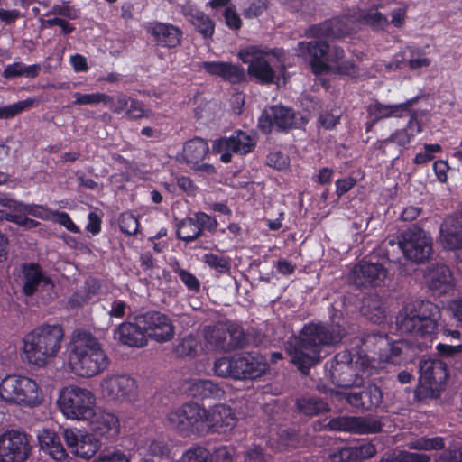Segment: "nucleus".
I'll return each instance as SVG.
<instances>
[{"instance_id": "obj_1", "label": "nucleus", "mask_w": 462, "mask_h": 462, "mask_svg": "<svg viewBox=\"0 0 462 462\" xmlns=\"http://www.w3.org/2000/svg\"><path fill=\"white\" fill-rule=\"evenodd\" d=\"M345 335V329L338 324L310 322L302 327L298 337L287 342L286 351L298 369L307 374L311 366L327 356V348L338 344Z\"/></svg>"}, {"instance_id": "obj_2", "label": "nucleus", "mask_w": 462, "mask_h": 462, "mask_svg": "<svg viewBox=\"0 0 462 462\" xmlns=\"http://www.w3.org/2000/svg\"><path fill=\"white\" fill-rule=\"evenodd\" d=\"M110 361L101 342L89 331L77 329L69 337L67 347L66 365L73 374L92 378L109 366Z\"/></svg>"}, {"instance_id": "obj_3", "label": "nucleus", "mask_w": 462, "mask_h": 462, "mask_svg": "<svg viewBox=\"0 0 462 462\" xmlns=\"http://www.w3.org/2000/svg\"><path fill=\"white\" fill-rule=\"evenodd\" d=\"M64 336L62 326L57 323L35 327L22 339L25 360L37 367L46 366L60 353Z\"/></svg>"}, {"instance_id": "obj_4", "label": "nucleus", "mask_w": 462, "mask_h": 462, "mask_svg": "<svg viewBox=\"0 0 462 462\" xmlns=\"http://www.w3.org/2000/svg\"><path fill=\"white\" fill-rule=\"evenodd\" d=\"M300 55L309 54L310 64L315 75L333 72L356 78L359 69L352 60H345V51L326 42H300L298 43Z\"/></svg>"}, {"instance_id": "obj_5", "label": "nucleus", "mask_w": 462, "mask_h": 462, "mask_svg": "<svg viewBox=\"0 0 462 462\" xmlns=\"http://www.w3.org/2000/svg\"><path fill=\"white\" fill-rule=\"evenodd\" d=\"M439 319V308L430 301H420L403 308L396 318L398 330L410 334L418 341L419 347L427 346L437 330Z\"/></svg>"}, {"instance_id": "obj_6", "label": "nucleus", "mask_w": 462, "mask_h": 462, "mask_svg": "<svg viewBox=\"0 0 462 462\" xmlns=\"http://www.w3.org/2000/svg\"><path fill=\"white\" fill-rule=\"evenodd\" d=\"M281 51L276 49L248 46L238 52L239 59L248 64L247 73L262 84H272L276 78L275 68L281 63Z\"/></svg>"}, {"instance_id": "obj_7", "label": "nucleus", "mask_w": 462, "mask_h": 462, "mask_svg": "<svg viewBox=\"0 0 462 462\" xmlns=\"http://www.w3.org/2000/svg\"><path fill=\"white\" fill-rule=\"evenodd\" d=\"M57 405L66 419L85 421L91 418L97 399L88 388L68 385L59 391Z\"/></svg>"}, {"instance_id": "obj_8", "label": "nucleus", "mask_w": 462, "mask_h": 462, "mask_svg": "<svg viewBox=\"0 0 462 462\" xmlns=\"http://www.w3.org/2000/svg\"><path fill=\"white\" fill-rule=\"evenodd\" d=\"M42 397L37 382L28 376L9 374L0 381V399L5 403L32 408Z\"/></svg>"}, {"instance_id": "obj_9", "label": "nucleus", "mask_w": 462, "mask_h": 462, "mask_svg": "<svg viewBox=\"0 0 462 462\" xmlns=\"http://www.w3.org/2000/svg\"><path fill=\"white\" fill-rule=\"evenodd\" d=\"M99 387L102 396L112 403H131L138 396L136 381L125 374L106 375L100 381Z\"/></svg>"}, {"instance_id": "obj_10", "label": "nucleus", "mask_w": 462, "mask_h": 462, "mask_svg": "<svg viewBox=\"0 0 462 462\" xmlns=\"http://www.w3.org/2000/svg\"><path fill=\"white\" fill-rule=\"evenodd\" d=\"M397 246L405 258L415 263H422L431 254L432 241L424 230L413 226L401 233L397 238Z\"/></svg>"}, {"instance_id": "obj_11", "label": "nucleus", "mask_w": 462, "mask_h": 462, "mask_svg": "<svg viewBox=\"0 0 462 462\" xmlns=\"http://www.w3.org/2000/svg\"><path fill=\"white\" fill-rule=\"evenodd\" d=\"M245 337L241 329L227 328L224 324L206 327L203 330L205 352H227L242 346Z\"/></svg>"}, {"instance_id": "obj_12", "label": "nucleus", "mask_w": 462, "mask_h": 462, "mask_svg": "<svg viewBox=\"0 0 462 462\" xmlns=\"http://www.w3.org/2000/svg\"><path fill=\"white\" fill-rule=\"evenodd\" d=\"M200 420V405L192 402L171 410L165 419L169 427L184 434H199Z\"/></svg>"}, {"instance_id": "obj_13", "label": "nucleus", "mask_w": 462, "mask_h": 462, "mask_svg": "<svg viewBox=\"0 0 462 462\" xmlns=\"http://www.w3.org/2000/svg\"><path fill=\"white\" fill-rule=\"evenodd\" d=\"M201 425L199 434L225 432L235 427L236 417L233 410L224 404H217L208 409L200 406Z\"/></svg>"}, {"instance_id": "obj_14", "label": "nucleus", "mask_w": 462, "mask_h": 462, "mask_svg": "<svg viewBox=\"0 0 462 462\" xmlns=\"http://www.w3.org/2000/svg\"><path fill=\"white\" fill-rule=\"evenodd\" d=\"M64 441L74 456L89 459L99 450L101 444L91 432L78 428H67L62 431Z\"/></svg>"}, {"instance_id": "obj_15", "label": "nucleus", "mask_w": 462, "mask_h": 462, "mask_svg": "<svg viewBox=\"0 0 462 462\" xmlns=\"http://www.w3.org/2000/svg\"><path fill=\"white\" fill-rule=\"evenodd\" d=\"M30 450L24 433L8 430L0 435V462H23L28 458Z\"/></svg>"}, {"instance_id": "obj_16", "label": "nucleus", "mask_w": 462, "mask_h": 462, "mask_svg": "<svg viewBox=\"0 0 462 462\" xmlns=\"http://www.w3.org/2000/svg\"><path fill=\"white\" fill-rule=\"evenodd\" d=\"M20 282L25 296L38 292L50 295L54 289V282L36 263H25L22 266Z\"/></svg>"}, {"instance_id": "obj_17", "label": "nucleus", "mask_w": 462, "mask_h": 462, "mask_svg": "<svg viewBox=\"0 0 462 462\" xmlns=\"http://www.w3.org/2000/svg\"><path fill=\"white\" fill-rule=\"evenodd\" d=\"M139 324L144 329L147 339L167 342L172 339L175 334L171 319L161 312L153 311L139 315Z\"/></svg>"}, {"instance_id": "obj_18", "label": "nucleus", "mask_w": 462, "mask_h": 462, "mask_svg": "<svg viewBox=\"0 0 462 462\" xmlns=\"http://www.w3.org/2000/svg\"><path fill=\"white\" fill-rule=\"evenodd\" d=\"M387 274V269L383 264L361 261L354 266L348 280L357 287H377L383 283Z\"/></svg>"}, {"instance_id": "obj_19", "label": "nucleus", "mask_w": 462, "mask_h": 462, "mask_svg": "<svg viewBox=\"0 0 462 462\" xmlns=\"http://www.w3.org/2000/svg\"><path fill=\"white\" fill-rule=\"evenodd\" d=\"M255 139L248 134L238 131L230 137L221 138L214 143V149L221 153V161L223 162H229L231 161V154L240 153L246 154L253 151L255 146Z\"/></svg>"}, {"instance_id": "obj_20", "label": "nucleus", "mask_w": 462, "mask_h": 462, "mask_svg": "<svg viewBox=\"0 0 462 462\" xmlns=\"http://www.w3.org/2000/svg\"><path fill=\"white\" fill-rule=\"evenodd\" d=\"M89 424L91 433L97 439H111L120 432V421L113 412L104 409L96 408L93 410L91 418L87 420Z\"/></svg>"}, {"instance_id": "obj_21", "label": "nucleus", "mask_w": 462, "mask_h": 462, "mask_svg": "<svg viewBox=\"0 0 462 462\" xmlns=\"http://www.w3.org/2000/svg\"><path fill=\"white\" fill-rule=\"evenodd\" d=\"M328 428L332 430L347 431L355 434H373L381 430V422L373 417H337L331 420Z\"/></svg>"}, {"instance_id": "obj_22", "label": "nucleus", "mask_w": 462, "mask_h": 462, "mask_svg": "<svg viewBox=\"0 0 462 462\" xmlns=\"http://www.w3.org/2000/svg\"><path fill=\"white\" fill-rule=\"evenodd\" d=\"M295 115L290 108L282 106H273L265 108L259 117L258 125L264 133H270L274 128L286 129L294 125Z\"/></svg>"}, {"instance_id": "obj_23", "label": "nucleus", "mask_w": 462, "mask_h": 462, "mask_svg": "<svg viewBox=\"0 0 462 462\" xmlns=\"http://www.w3.org/2000/svg\"><path fill=\"white\" fill-rule=\"evenodd\" d=\"M353 30V23L349 18H333L310 26L307 35L317 39H339L350 34Z\"/></svg>"}, {"instance_id": "obj_24", "label": "nucleus", "mask_w": 462, "mask_h": 462, "mask_svg": "<svg viewBox=\"0 0 462 462\" xmlns=\"http://www.w3.org/2000/svg\"><path fill=\"white\" fill-rule=\"evenodd\" d=\"M353 30V23L349 18H333L310 26L307 35L317 39H339L350 34Z\"/></svg>"}, {"instance_id": "obj_25", "label": "nucleus", "mask_w": 462, "mask_h": 462, "mask_svg": "<svg viewBox=\"0 0 462 462\" xmlns=\"http://www.w3.org/2000/svg\"><path fill=\"white\" fill-rule=\"evenodd\" d=\"M420 383L430 391H438L448 378L447 365L438 359H422L420 362Z\"/></svg>"}, {"instance_id": "obj_26", "label": "nucleus", "mask_w": 462, "mask_h": 462, "mask_svg": "<svg viewBox=\"0 0 462 462\" xmlns=\"http://www.w3.org/2000/svg\"><path fill=\"white\" fill-rule=\"evenodd\" d=\"M268 370V363L263 356L252 353L236 355V380H254Z\"/></svg>"}, {"instance_id": "obj_27", "label": "nucleus", "mask_w": 462, "mask_h": 462, "mask_svg": "<svg viewBox=\"0 0 462 462\" xmlns=\"http://www.w3.org/2000/svg\"><path fill=\"white\" fill-rule=\"evenodd\" d=\"M439 243L448 250L462 248V215L445 218L440 226Z\"/></svg>"}, {"instance_id": "obj_28", "label": "nucleus", "mask_w": 462, "mask_h": 462, "mask_svg": "<svg viewBox=\"0 0 462 462\" xmlns=\"http://www.w3.org/2000/svg\"><path fill=\"white\" fill-rule=\"evenodd\" d=\"M146 30L158 45L165 48H175L180 44L182 32L173 24L153 22L147 25Z\"/></svg>"}, {"instance_id": "obj_29", "label": "nucleus", "mask_w": 462, "mask_h": 462, "mask_svg": "<svg viewBox=\"0 0 462 462\" xmlns=\"http://www.w3.org/2000/svg\"><path fill=\"white\" fill-rule=\"evenodd\" d=\"M426 277L430 289L437 295L448 293L455 286L452 273L445 264L431 266Z\"/></svg>"}, {"instance_id": "obj_30", "label": "nucleus", "mask_w": 462, "mask_h": 462, "mask_svg": "<svg viewBox=\"0 0 462 462\" xmlns=\"http://www.w3.org/2000/svg\"><path fill=\"white\" fill-rule=\"evenodd\" d=\"M200 68L212 76H218L230 83H239L245 79V69L236 64L224 61H205Z\"/></svg>"}, {"instance_id": "obj_31", "label": "nucleus", "mask_w": 462, "mask_h": 462, "mask_svg": "<svg viewBox=\"0 0 462 462\" xmlns=\"http://www.w3.org/2000/svg\"><path fill=\"white\" fill-rule=\"evenodd\" d=\"M418 97H413L404 103L397 105H383L375 102L368 106L367 112L372 118V126L375 122L389 118V117H402L403 113L409 112L411 107L417 102Z\"/></svg>"}, {"instance_id": "obj_32", "label": "nucleus", "mask_w": 462, "mask_h": 462, "mask_svg": "<svg viewBox=\"0 0 462 462\" xmlns=\"http://www.w3.org/2000/svg\"><path fill=\"white\" fill-rule=\"evenodd\" d=\"M115 337L125 345L136 347L143 346L148 342L144 329L139 324V316L134 323H122L116 330Z\"/></svg>"}, {"instance_id": "obj_33", "label": "nucleus", "mask_w": 462, "mask_h": 462, "mask_svg": "<svg viewBox=\"0 0 462 462\" xmlns=\"http://www.w3.org/2000/svg\"><path fill=\"white\" fill-rule=\"evenodd\" d=\"M38 441L41 449L52 459L62 462L69 459L60 437L51 430L43 429L38 433Z\"/></svg>"}, {"instance_id": "obj_34", "label": "nucleus", "mask_w": 462, "mask_h": 462, "mask_svg": "<svg viewBox=\"0 0 462 462\" xmlns=\"http://www.w3.org/2000/svg\"><path fill=\"white\" fill-rule=\"evenodd\" d=\"M347 402L357 408L372 410L382 402V393L375 385H368L362 391H352L345 393Z\"/></svg>"}, {"instance_id": "obj_35", "label": "nucleus", "mask_w": 462, "mask_h": 462, "mask_svg": "<svg viewBox=\"0 0 462 462\" xmlns=\"http://www.w3.org/2000/svg\"><path fill=\"white\" fill-rule=\"evenodd\" d=\"M381 6L379 0H361L358 19L375 29H384L388 25V19L377 11Z\"/></svg>"}, {"instance_id": "obj_36", "label": "nucleus", "mask_w": 462, "mask_h": 462, "mask_svg": "<svg viewBox=\"0 0 462 462\" xmlns=\"http://www.w3.org/2000/svg\"><path fill=\"white\" fill-rule=\"evenodd\" d=\"M376 448L371 442H362L359 445L345 447L339 449L338 456L341 461L360 462L374 457Z\"/></svg>"}, {"instance_id": "obj_37", "label": "nucleus", "mask_w": 462, "mask_h": 462, "mask_svg": "<svg viewBox=\"0 0 462 462\" xmlns=\"http://www.w3.org/2000/svg\"><path fill=\"white\" fill-rule=\"evenodd\" d=\"M188 391L190 395L200 398H221L223 389L210 380L193 379L189 383Z\"/></svg>"}, {"instance_id": "obj_38", "label": "nucleus", "mask_w": 462, "mask_h": 462, "mask_svg": "<svg viewBox=\"0 0 462 462\" xmlns=\"http://www.w3.org/2000/svg\"><path fill=\"white\" fill-rule=\"evenodd\" d=\"M381 345H386L387 348L380 351L378 354L379 367H384L385 364H400V356L404 349L408 348L409 344L404 340L396 341L389 344L386 337H381Z\"/></svg>"}, {"instance_id": "obj_39", "label": "nucleus", "mask_w": 462, "mask_h": 462, "mask_svg": "<svg viewBox=\"0 0 462 462\" xmlns=\"http://www.w3.org/2000/svg\"><path fill=\"white\" fill-rule=\"evenodd\" d=\"M208 152V143L201 138H194L184 144L181 158L188 164H198L205 158Z\"/></svg>"}, {"instance_id": "obj_40", "label": "nucleus", "mask_w": 462, "mask_h": 462, "mask_svg": "<svg viewBox=\"0 0 462 462\" xmlns=\"http://www.w3.org/2000/svg\"><path fill=\"white\" fill-rule=\"evenodd\" d=\"M41 66L39 64L25 65L22 62H14L5 67L3 71V77L5 79H12L19 76L26 78H35L39 75Z\"/></svg>"}, {"instance_id": "obj_41", "label": "nucleus", "mask_w": 462, "mask_h": 462, "mask_svg": "<svg viewBox=\"0 0 462 462\" xmlns=\"http://www.w3.org/2000/svg\"><path fill=\"white\" fill-rule=\"evenodd\" d=\"M200 351H205L204 344L192 334L183 337L175 348L176 354L180 356H195Z\"/></svg>"}, {"instance_id": "obj_42", "label": "nucleus", "mask_w": 462, "mask_h": 462, "mask_svg": "<svg viewBox=\"0 0 462 462\" xmlns=\"http://www.w3.org/2000/svg\"><path fill=\"white\" fill-rule=\"evenodd\" d=\"M363 314L374 323H382L386 319V311L378 299H370L364 303Z\"/></svg>"}, {"instance_id": "obj_43", "label": "nucleus", "mask_w": 462, "mask_h": 462, "mask_svg": "<svg viewBox=\"0 0 462 462\" xmlns=\"http://www.w3.org/2000/svg\"><path fill=\"white\" fill-rule=\"evenodd\" d=\"M200 229L195 217H186L178 225L177 236L186 242H190L200 236Z\"/></svg>"}, {"instance_id": "obj_44", "label": "nucleus", "mask_w": 462, "mask_h": 462, "mask_svg": "<svg viewBox=\"0 0 462 462\" xmlns=\"http://www.w3.org/2000/svg\"><path fill=\"white\" fill-rule=\"evenodd\" d=\"M213 369L217 376L236 380V355L233 357H220L214 362Z\"/></svg>"}, {"instance_id": "obj_45", "label": "nucleus", "mask_w": 462, "mask_h": 462, "mask_svg": "<svg viewBox=\"0 0 462 462\" xmlns=\"http://www.w3.org/2000/svg\"><path fill=\"white\" fill-rule=\"evenodd\" d=\"M189 20L205 38L212 36L214 23L204 13L195 10L189 14Z\"/></svg>"}, {"instance_id": "obj_46", "label": "nucleus", "mask_w": 462, "mask_h": 462, "mask_svg": "<svg viewBox=\"0 0 462 462\" xmlns=\"http://www.w3.org/2000/svg\"><path fill=\"white\" fill-rule=\"evenodd\" d=\"M429 121V114L423 110L413 111L410 116V119L405 125V129L410 134V136L414 137L422 133L424 126Z\"/></svg>"}, {"instance_id": "obj_47", "label": "nucleus", "mask_w": 462, "mask_h": 462, "mask_svg": "<svg viewBox=\"0 0 462 462\" xmlns=\"http://www.w3.org/2000/svg\"><path fill=\"white\" fill-rule=\"evenodd\" d=\"M74 101L72 104L74 106H93L99 103H104L107 105L112 101V97L100 92H95L90 94H82L79 92H76L73 94Z\"/></svg>"}, {"instance_id": "obj_48", "label": "nucleus", "mask_w": 462, "mask_h": 462, "mask_svg": "<svg viewBox=\"0 0 462 462\" xmlns=\"http://www.w3.org/2000/svg\"><path fill=\"white\" fill-rule=\"evenodd\" d=\"M297 405L300 412L308 416L318 415L329 410L326 402L314 398L299 400Z\"/></svg>"}, {"instance_id": "obj_49", "label": "nucleus", "mask_w": 462, "mask_h": 462, "mask_svg": "<svg viewBox=\"0 0 462 462\" xmlns=\"http://www.w3.org/2000/svg\"><path fill=\"white\" fill-rule=\"evenodd\" d=\"M445 446L444 439L440 437L420 438L408 443V448L416 450H439Z\"/></svg>"}, {"instance_id": "obj_50", "label": "nucleus", "mask_w": 462, "mask_h": 462, "mask_svg": "<svg viewBox=\"0 0 462 462\" xmlns=\"http://www.w3.org/2000/svg\"><path fill=\"white\" fill-rule=\"evenodd\" d=\"M430 457L426 454L400 451L384 456L380 462H430Z\"/></svg>"}, {"instance_id": "obj_51", "label": "nucleus", "mask_w": 462, "mask_h": 462, "mask_svg": "<svg viewBox=\"0 0 462 462\" xmlns=\"http://www.w3.org/2000/svg\"><path fill=\"white\" fill-rule=\"evenodd\" d=\"M412 137L410 136V134L404 128L396 130L393 132L387 139L379 141L377 143V148L383 150L385 152V150L389 143H394L401 147L407 146L411 141Z\"/></svg>"}, {"instance_id": "obj_52", "label": "nucleus", "mask_w": 462, "mask_h": 462, "mask_svg": "<svg viewBox=\"0 0 462 462\" xmlns=\"http://www.w3.org/2000/svg\"><path fill=\"white\" fill-rule=\"evenodd\" d=\"M178 462H211L209 452L201 447L187 450Z\"/></svg>"}, {"instance_id": "obj_53", "label": "nucleus", "mask_w": 462, "mask_h": 462, "mask_svg": "<svg viewBox=\"0 0 462 462\" xmlns=\"http://www.w3.org/2000/svg\"><path fill=\"white\" fill-rule=\"evenodd\" d=\"M172 270L178 274L180 281L187 286V288L193 291H198L200 288L199 281L191 273L182 269L180 264L175 262L172 264Z\"/></svg>"}, {"instance_id": "obj_54", "label": "nucleus", "mask_w": 462, "mask_h": 462, "mask_svg": "<svg viewBox=\"0 0 462 462\" xmlns=\"http://www.w3.org/2000/svg\"><path fill=\"white\" fill-rule=\"evenodd\" d=\"M45 15H56V17H61L63 19H75L78 17V10L67 3L55 4L49 9Z\"/></svg>"}, {"instance_id": "obj_55", "label": "nucleus", "mask_w": 462, "mask_h": 462, "mask_svg": "<svg viewBox=\"0 0 462 462\" xmlns=\"http://www.w3.org/2000/svg\"><path fill=\"white\" fill-rule=\"evenodd\" d=\"M203 261L210 268L215 269L218 273H224L229 271V262L224 256L214 254H206L203 256Z\"/></svg>"}, {"instance_id": "obj_56", "label": "nucleus", "mask_w": 462, "mask_h": 462, "mask_svg": "<svg viewBox=\"0 0 462 462\" xmlns=\"http://www.w3.org/2000/svg\"><path fill=\"white\" fill-rule=\"evenodd\" d=\"M35 99L27 98L25 100L14 103L12 105L3 106V116L4 118L14 117L22 111L32 107L35 105Z\"/></svg>"}, {"instance_id": "obj_57", "label": "nucleus", "mask_w": 462, "mask_h": 462, "mask_svg": "<svg viewBox=\"0 0 462 462\" xmlns=\"http://www.w3.org/2000/svg\"><path fill=\"white\" fill-rule=\"evenodd\" d=\"M424 151L415 155L413 162L415 164H425L434 158V153L441 152V146L438 143L424 144Z\"/></svg>"}, {"instance_id": "obj_58", "label": "nucleus", "mask_w": 462, "mask_h": 462, "mask_svg": "<svg viewBox=\"0 0 462 462\" xmlns=\"http://www.w3.org/2000/svg\"><path fill=\"white\" fill-rule=\"evenodd\" d=\"M119 226L125 234L134 235L138 231L139 222L134 215L124 213L120 217Z\"/></svg>"}, {"instance_id": "obj_59", "label": "nucleus", "mask_w": 462, "mask_h": 462, "mask_svg": "<svg viewBox=\"0 0 462 462\" xmlns=\"http://www.w3.org/2000/svg\"><path fill=\"white\" fill-rule=\"evenodd\" d=\"M93 462H130V460L123 451L113 449L100 453Z\"/></svg>"}, {"instance_id": "obj_60", "label": "nucleus", "mask_w": 462, "mask_h": 462, "mask_svg": "<svg viewBox=\"0 0 462 462\" xmlns=\"http://www.w3.org/2000/svg\"><path fill=\"white\" fill-rule=\"evenodd\" d=\"M431 60L424 55H421L418 51H411V57L408 60V65L411 70H420L430 67Z\"/></svg>"}, {"instance_id": "obj_61", "label": "nucleus", "mask_w": 462, "mask_h": 462, "mask_svg": "<svg viewBox=\"0 0 462 462\" xmlns=\"http://www.w3.org/2000/svg\"><path fill=\"white\" fill-rule=\"evenodd\" d=\"M0 218H5L10 222L15 223L20 226L26 228H33L38 226V222L32 218L17 214H9L5 211H0Z\"/></svg>"}, {"instance_id": "obj_62", "label": "nucleus", "mask_w": 462, "mask_h": 462, "mask_svg": "<svg viewBox=\"0 0 462 462\" xmlns=\"http://www.w3.org/2000/svg\"><path fill=\"white\" fill-rule=\"evenodd\" d=\"M125 114L129 118L138 119L149 116L151 112L150 110L144 109L141 102L130 99Z\"/></svg>"}, {"instance_id": "obj_63", "label": "nucleus", "mask_w": 462, "mask_h": 462, "mask_svg": "<svg viewBox=\"0 0 462 462\" xmlns=\"http://www.w3.org/2000/svg\"><path fill=\"white\" fill-rule=\"evenodd\" d=\"M42 27L51 28L56 25L60 27L62 33L69 34L74 31V26L61 17H54L47 20H41Z\"/></svg>"}, {"instance_id": "obj_64", "label": "nucleus", "mask_w": 462, "mask_h": 462, "mask_svg": "<svg viewBox=\"0 0 462 462\" xmlns=\"http://www.w3.org/2000/svg\"><path fill=\"white\" fill-rule=\"evenodd\" d=\"M196 222L199 225V228L200 229V233L203 229L213 232L217 227V221L207 215L206 213L199 212L194 216Z\"/></svg>"}]
</instances>
